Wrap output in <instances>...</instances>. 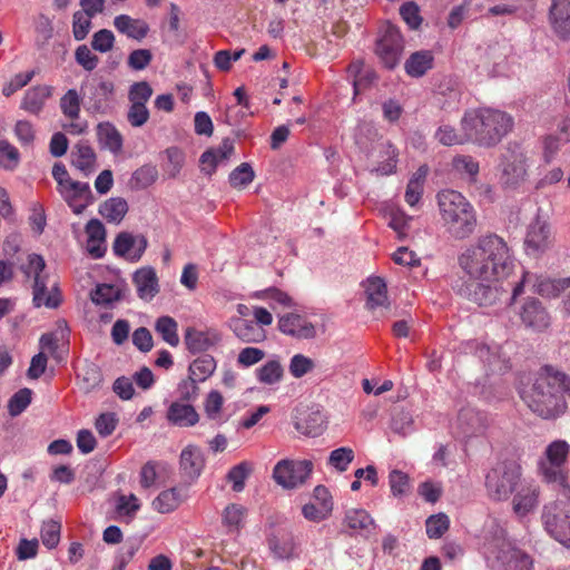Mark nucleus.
I'll return each instance as SVG.
<instances>
[{
  "label": "nucleus",
  "instance_id": "1",
  "mask_svg": "<svg viewBox=\"0 0 570 570\" xmlns=\"http://www.w3.org/2000/svg\"><path fill=\"white\" fill-rule=\"evenodd\" d=\"M461 269L472 279L499 282L514 266V257L505 239L494 233L481 235L458 258Z\"/></svg>",
  "mask_w": 570,
  "mask_h": 570
},
{
  "label": "nucleus",
  "instance_id": "2",
  "mask_svg": "<svg viewBox=\"0 0 570 570\" xmlns=\"http://www.w3.org/2000/svg\"><path fill=\"white\" fill-rule=\"evenodd\" d=\"M564 394L570 397V377L563 372L546 366L521 397L527 406L544 420H556L567 411Z\"/></svg>",
  "mask_w": 570,
  "mask_h": 570
},
{
  "label": "nucleus",
  "instance_id": "3",
  "mask_svg": "<svg viewBox=\"0 0 570 570\" xmlns=\"http://www.w3.org/2000/svg\"><path fill=\"white\" fill-rule=\"evenodd\" d=\"M513 126L511 115L489 107L469 109L461 119V131L468 135L470 142L485 148L497 146Z\"/></svg>",
  "mask_w": 570,
  "mask_h": 570
},
{
  "label": "nucleus",
  "instance_id": "4",
  "mask_svg": "<svg viewBox=\"0 0 570 570\" xmlns=\"http://www.w3.org/2000/svg\"><path fill=\"white\" fill-rule=\"evenodd\" d=\"M436 198L441 220L449 235L458 240L470 237L476 227V213L472 204L453 189L439 191Z\"/></svg>",
  "mask_w": 570,
  "mask_h": 570
},
{
  "label": "nucleus",
  "instance_id": "5",
  "mask_svg": "<svg viewBox=\"0 0 570 570\" xmlns=\"http://www.w3.org/2000/svg\"><path fill=\"white\" fill-rule=\"evenodd\" d=\"M483 554L491 570H533L534 567L532 557L515 547L499 527L484 542Z\"/></svg>",
  "mask_w": 570,
  "mask_h": 570
},
{
  "label": "nucleus",
  "instance_id": "6",
  "mask_svg": "<svg viewBox=\"0 0 570 570\" xmlns=\"http://www.w3.org/2000/svg\"><path fill=\"white\" fill-rule=\"evenodd\" d=\"M530 158L518 142H508L499 155L498 177L504 189L515 190L529 178Z\"/></svg>",
  "mask_w": 570,
  "mask_h": 570
},
{
  "label": "nucleus",
  "instance_id": "7",
  "mask_svg": "<svg viewBox=\"0 0 570 570\" xmlns=\"http://www.w3.org/2000/svg\"><path fill=\"white\" fill-rule=\"evenodd\" d=\"M570 452V445L564 440H554L548 444L543 455L538 461L540 474L547 483L556 484L560 497L570 498V487L567 484L564 465Z\"/></svg>",
  "mask_w": 570,
  "mask_h": 570
},
{
  "label": "nucleus",
  "instance_id": "8",
  "mask_svg": "<svg viewBox=\"0 0 570 570\" xmlns=\"http://www.w3.org/2000/svg\"><path fill=\"white\" fill-rule=\"evenodd\" d=\"M46 262L42 256L31 254L23 267L24 274L33 277V304L37 307L56 308L60 304V293L56 281L45 273Z\"/></svg>",
  "mask_w": 570,
  "mask_h": 570
},
{
  "label": "nucleus",
  "instance_id": "9",
  "mask_svg": "<svg viewBox=\"0 0 570 570\" xmlns=\"http://www.w3.org/2000/svg\"><path fill=\"white\" fill-rule=\"evenodd\" d=\"M521 478V466L514 460L497 462L485 474V489L490 499L505 501L510 498Z\"/></svg>",
  "mask_w": 570,
  "mask_h": 570
},
{
  "label": "nucleus",
  "instance_id": "10",
  "mask_svg": "<svg viewBox=\"0 0 570 570\" xmlns=\"http://www.w3.org/2000/svg\"><path fill=\"white\" fill-rule=\"evenodd\" d=\"M566 502L568 501L564 497L558 493L554 502L543 507L541 519L548 534L570 548V509L566 507Z\"/></svg>",
  "mask_w": 570,
  "mask_h": 570
},
{
  "label": "nucleus",
  "instance_id": "11",
  "mask_svg": "<svg viewBox=\"0 0 570 570\" xmlns=\"http://www.w3.org/2000/svg\"><path fill=\"white\" fill-rule=\"evenodd\" d=\"M404 40L400 30L393 24L382 28L376 40L375 53L386 69H394L401 61Z\"/></svg>",
  "mask_w": 570,
  "mask_h": 570
},
{
  "label": "nucleus",
  "instance_id": "12",
  "mask_svg": "<svg viewBox=\"0 0 570 570\" xmlns=\"http://www.w3.org/2000/svg\"><path fill=\"white\" fill-rule=\"evenodd\" d=\"M529 285L532 292L543 297H557L570 285V278L556 279L546 275H538L530 272H523L521 279L512 289L511 302L523 294L524 286Z\"/></svg>",
  "mask_w": 570,
  "mask_h": 570
},
{
  "label": "nucleus",
  "instance_id": "13",
  "mask_svg": "<svg viewBox=\"0 0 570 570\" xmlns=\"http://www.w3.org/2000/svg\"><path fill=\"white\" fill-rule=\"evenodd\" d=\"M554 236L548 217L538 209L534 218L529 223L524 236V247L530 255H541L553 245Z\"/></svg>",
  "mask_w": 570,
  "mask_h": 570
},
{
  "label": "nucleus",
  "instance_id": "14",
  "mask_svg": "<svg viewBox=\"0 0 570 570\" xmlns=\"http://www.w3.org/2000/svg\"><path fill=\"white\" fill-rule=\"evenodd\" d=\"M313 471V463L308 460L284 459L276 463L273 478L284 489H295L305 483Z\"/></svg>",
  "mask_w": 570,
  "mask_h": 570
},
{
  "label": "nucleus",
  "instance_id": "15",
  "mask_svg": "<svg viewBox=\"0 0 570 570\" xmlns=\"http://www.w3.org/2000/svg\"><path fill=\"white\" fill-rule=\"evenodd\" d=\"M86 108L90 112H105L112 100L115 86L112 81L101 80L81 87Z\"/></svg>",
  "mask_w": 570,
  "mask_h": 570
},
{
  "label": "nucleus",
  "instance_id": "16",
  "mask_svg": "<svg viewBox=\"0 0 570 570\" xmlns=\"http://www.w3.org/2000/svg\"><path fill=\"white\" fill-rule=\"evenodd\" d=\"M487 428V415L470 406L460 410L453 426L455 433L463 439L481 435Z\"/></svg>",
  "mask_w": 570,
  "mask_h": 570
},
{
  "label": "nucleus",
  "instance_id": "17",
  "mask_svg": "<svg viewBox=\"0 0 570 570\" xmlns=\"http://www.w3.org/2000/svg\"><path fill=\"white\" fill-rule=\"evenodd\" d=\"M344 532L351 537L368 539L375 533L377 524L364 509H348L343 519Z\"/></svg>",
  "mask_w": 570,
  "mask_h": 570
},
{
  "label": "nucleus",
  "instance_id": "18",
  "mask_svg": "<svg viewBox=\"0 0 570 570\" xmlns=\"http://www.w3.org/2000/svg\"><path fill=\"white\" fill-rule=\"evenodd\" d=\"M147 246L148 242L145 236H134L131 233L121 232L114 240L112 252L118 257L136 263L141 258Z\"/></svg>",
  "mask_w": 570,
  "mask_h": 570
},
{
  "label": "nucleus",
  "instance_id": "19",
  "mask_svg": "<svg viewBox=\"0 0 570 570\" xmlns=\"http://www.w3.org/2000/svg\"><path fill=\"white\" fill-rule=\"evenodd\" d=\"M58 193L76 215L81 214L95 200L88 183L71 180Z\"/></svg>",
  "mask_w": 570,
  "mask_h": 570
},
{
  "label": "nucleus",
  "instance_id": "20",
  "mask_svg": "<svg viewBox=\"0 0 570 570\" xmlns=\"http://www.w3.org/2000/svg\"><path fill=\"white\" fill-rule=\"evenodd\" d=\"M522 324L534 332H543L551 324V317L537 298H528L520 308L519 312Z\"/></svg>",
  "mask_w": 570,
  "mask_h": 570
},
{
  "label": "nucleus",
  "instance_id": "21",
  "mask_svg": "<svg viewBox=\"0 0 570 570\" xmlns=\"http://www.w3.org/2000/svg\"><path fill=\"white\" fill-rule=\"evenodd\" d=\"M277 327L285 335L296 338H313L316 335L315 326L302 315L288 313L279 316Z\"/></svg>",
  "mask_w": 570,
  "mask_h": 570
},
{
  "label": "nucleus",
  "instance_id": "22",
  "mask_svg": "<svg viewBox=\"0 0 570 570\" xmlns=\"http://www.w3.org/2000/svg\"><path fill=\"white\" fill-rule=\"evenodd\" d=\"M229 328L238 340L246 344L262 343L267 337L266 331L248 318L232 317Z\"/></svg>",
  "mask_w": 570,
  "mask_h": 570
},
{
  "label": "nucleus",
  "instance_id": "23",
  "mask_svg": "<svg viewBox=\"0 0 570 570\" xmlns=\"http://www.w3.org/2000/svg\"><path fill=\"white\" fill-rule=\"evenodd\" d=\"M549 20L553 31L561 39L570 38V0H552Z\"/></svg>",
  "mask_w": 570,
  "mask_h": 570
},
{
  "label": "nucleus",
  "instance_id": "24",
  "mask_svg": "<svg viewBox=\"0 0 570 570\" xmlns=\"http://www.w3.org/2000/svg\"><path fill=\"white\" fill-rule=\"evenodd\" d=\"M132 282L141 299L151 301L159 292L156 271L150 266L137 269L132 275Z\"/></svg>",
  "mask_w": 570,
  "mask_h": 570
},
{
  "label": "nucleus",
  "instance_id": "25",
  "mask_svg": "<svg viewBox=\"0 0 570 570\" xmlns=\"http://www.w3.org/2000/svg\"><path fill=\"white\" fill-rule=\"evenodd\" d=\"M295 429L307 436H318L326 426L325 416L317 411H298L294 421Z\"/></svg>",
  "mask_w": 570,
  "mask_h": 570
},
{
  "label": "nucleus",
  "instance_id": "26",
  "mask_svg": "<svg viewBox=\"0 0 570 570\" xmlns=\"http://www.w3.org/2000/svg\"><path fill=\"white\" fill-rule=\"evenodd\" d=\"M187 350L193 353H202L209 350L212 346L220 341V335L214 331H199L194 327H188L184 337Z\"/></svg>",
  "mask_w": 570,
  "mask_h": 570
},
{
  "label": "nucleus",
  "instance_id": "27",
  "mask_svg": "<svg viewBox=\"0 0 570 570\" xmlns=\"http://www.w3.org/2000/svg\"><path fill=\"white\" fill-rule=\"evenodd\" d=\"M205 468V458L202 449L189 444L180 453V469L183 474L190 479H197Z\"/></svg>",
  "mask_w": 570,
  "mask_h": 570
},
{
  "label": "nucleus",
  "instance_id": "28",
  "mask_svg": "<svg viewBox=\"0 0 570 570\" xmlns=\"http://www.w3.org/2000/svg\"><path fill=\"white\" fill-rule=\"evenodd\" d=\"M511 53V46L505 42L489 45L484 53V63L492 66V76H503L508 71V58Z\"/></svg>",
  "mask_w": 570,
  "mask_h": 570
},
{
  "label": "nucleus",
  "instance_id": "29",
  "mask_svg": "<svg viewBox=\"0 0 570 570\" xmlns=\"http://www.w3.org/2000/svg\"><path fill=\"white\" fill-rule=\"evenodd\" d=\"M166 419L175 426L190 428L198 423L199 415L191 404L175 401L168 406Z\"/></svg>",
  "mask_w": 570,
  "mask_h": 570
},
{
  "label": "nucleus",
  "instance_id": "30",
  "mask_svg": "<svg viewBox=\"0 0 570 570\" xmlns=\"http://www.w3.org/2000/svg\"><path fill=\"white\" fill-rule=\"evenodd\" d=\"M363 286L368 309L375 311L379 307H389L387 288L383 278L371 276L363 283Z\"/></svg>",
  "mask_w": 570,
  "mask_h": 570
},
{
  "label": "nucleus",
  "instance_id": "31",
  "mask_svg": "<svg viewBox=\"0 0 570 570\" xmlns=\"http://www.w3.org/2000/svg\"><path fill=\"white\" fill-rule=\"evenodd\" d=\"M188 497L184 487H174L161 491L151 502V507L159 513H169L176 510Z\"/></svg>",
  "mask_w": 570,
  "mask_h": 570
},
{
  "label": "nucleus",
  "instance_id": "32",
  "mask_svg": "<svg viewBox=\"0 0 570 570\" xmlns=\"http://www.w3.org/2000/svg\"><path fill=\"white\" fill-rule=\"evenodd\" d=\"M52 88L47 85H38L29 88L21 101V109L31 115H38L42 110L46 101L50 98Z\"/></svg>",
  "mask_w": 570,
  "mask_h": 570
},
{
  "label": "nucleus",
  "instance_id": "33",
  "mask_svg": "<svg viewBox=\"0 0 570 570\" xmlns=\"http://www.w3.org/2000/svg\"><path fill=\"white\" fill-rule=\"evenodd\" d=\"M539 489L533 484L522 485L513 498V511L524 517L538 505Z\"/></svg>",
  "mask_w": 570,
  "mask_h": 570
},
{
  "label": "nucleus",
  "instance_id": "34",
  "mask_svg": "<svg viewBox=\"0 0 570 570\" xmlns=\"http://www.w3.org/2000/svg\"><path fill=\"white\" fill-rule=\"evenodd\" d=\"M434 56L430 50L413 52L404 63L405 72L412 78H421L433 68Z\"/></svg>",
  "mask_w": 570,
  "mask_h": 570
},
{
  "label": "nucleus",
  "instance_id": "35",
  "mask_svg": "<svg viewBox=\"0 0 570 570\" xmlns=\"http://www.w3.org/2000/svg\"><path fill=\"white\" fill-rule=\"evenodd\" d=\"M115 28L122 35L135 40L144 39L148 31V24L140 19H134L128 14H119L114 19Z\"/></svg>",
  "mask_w": 570,
  "mask_h": 570
},
{
  "label": "nucleus",
  "instance_id": "36",
  "mask_svg": "<svg viewBox=\"0 0 570 570\" xmlns=\"http://www.w3.org/2000/svg\"><path fill=\"white\" fill-rule=\"evenodd\" d=\"M97 138L100 146L114 155L119 154L122 149V136L110 122H102L98 125Z\"/></svg>",
  "mask_w": 570,
  "mask_h": 570
},
{
  "label": "nucleus",
  "instance_id": "37",
  "mask_svg": "<svg viewBox=\"0 0 570 570\" xmlns=\"http://www.w3.org/2000/svg\"><path fill=\"white\" fill-rule=\"evenodd\" d=\"M72 165L88 176L95 170L96 153L86 141H79L72 151Z\"/></svg>",
  "mask_w": 570,
  "mask_h": 570
},
{
  "label": "nucleus",
  "instance_id": "38",
  "mask_svg": "<svg viewBox=\"0 0 570 570\" xmlns=\"http://www.w3.org/2000/svg\"><path fill=\"white\" fill-rule=\"evenodd\" d=\"M466 296L479 306H491L498 301L499 291L495 286L474 283L466 287Z\"/></svg>",
  "mask_w": 570,
  "mask_h": 570
},
{
  "label": "nucleus",
  "instance_id": "39",
  "mask_svg": "<svg viewBox=\"0 0 570 570\" xmlns=\"http://www.w3.org/2000/svg\"><path fill=\"white\" fill-rule=\"evenodd\" d=\"M399 151L390 141L380 144L379 159L375 171L380 175H392L395 173Z\"/></svg>",
  "mask_w": 570,
  "mask_h": 570
},
{
  "label": "nucleus",
  "instance_id": "40",
  "mask_svg": "<svg viewBox=\"0 0 570 570\" xmlns=\"http://www.w3.org/2000/svg\"><path fill=\"white\" fill-rule=\"evenodd\" d=\"M247 509L242 504L230 503L222 513V523L228 533H238L243 528Z\"/></svg>",
  "mask_w": 570,
  "mask_h": 570
},
{
  "label": "nucleus",
  "instance_id": "41",
  "mask_svg": "<svg viewBox=\"0 0 570 570\" xmlns=\"http://www.w3.org/2000/svg\"><path fill=\"white\" fill-rule=\"evenodd\" d=\"M466 350L474 352V354L483 362L487 363L493 371L502 370L499 365V346H490L478 341L466 342Z\"/></svg>",
  "mask_w": 570,
  "mask_h": 570
},
{
  "label": "nucleus",
  "instance_id": "42",
  "mask_svg": "<svg viewBox=\"0 0 570 570\" xmlns=\"http://www.w3.org/2000/svg\"><path fill=\"white\" fill-rule=\"evenodd\" d=\"M128 212V204L121 197H112L99 207V214L109 223L119 224Z\"/></svg>",
  "mask_w": 570,
  "mask_h": 570
},
{
  "label": "nucleus",
  "instance_id": "43",
  "mask_svg": "<svg viewBox=\"0 0 570 570\" xmlns=\"http://www.w3.org/2000/svg\"><path fill=\"white\" fill-rule=\"evenodd\" d=\"M216 366V360L212 355L203 354L189 365V376L194 381L204 382L213 375Z\"/></svg>",
  "mask_w": 570,
  "mask_h": 570
},
{
  "label": "nucleus",
  "instance_id": "44",
  "mask_svg": "<svg viewBox=\"0 0 570 570\" xmlns=\"http://www.w3.org/2000/svg\"><path fill=\"white\" fill-rule=\"evenodd\" d=\"M157 178V167L153 164H145L131 174L129 185L135 190H141L151 186Z\"/></svg>",
  "mask_w": 570,
  "mask_h": 570
},
{
  "label": "nucleus",
  "instance_id": "45",
  "mask_svg": "<svg viewBox=\"0 0 570 570\" xmlns=\"http://www.w3.org/2000/svg\"><path fill=\"white\" fill-rule=\"evenodd\" d=\"M390 429L397 435L407 436L414 432L412 413L404 409L395 407L391 414Z\"/></svg>",
  "mask_w": 570,
  "mask_h": 570
},
{
  "label": "nucleus",
  "instance_id": "46",
  "mask_svg": "<svg viewBox=\"0 0 570 570\" xmlns=\"http://www.w3.org/2000/svg\"><path fill=\"white\" fill-rule=\"evenodd\" d=\"M90 297L96 305L109 306L121 299L122 291L117 285L104 283L96 286Z\"/></svg>",
  "mask_w": 570,
  "mask_h": 570
},
{
  "label": "nucleus",
  "instance_id": "47",
  "mask_svg": "<svg viewBox=\"0 0 570 570\" xmlns=\"http://www.w3.org/2000/svg\"><path fill=\"white\" fill-rule=\"evenodd\" d=\"M255 374L258 382L265 385H273L281 382L284 368L277 358H273L256 368Z\"/></svg>",
  "mask_w": 570,
  "mask_h": 570
},
{
  "label": "nucleus",
  "instance_id": "48",
  "mask_svg": "<svg viewBox=\"0 0 570 570\" xmlns=\"http://www.w3.org/2000/svg\"><path fill=\"white\" fill-rule=\"evenodd\" d=\"M155 331L170 346H177L179 344L178 324L173 317H158L155 323Z\"/></svg>",
  "mask_w": 570,
  "mask_h": 570
},
{
  "label": "nucleus",
  "instance_id": "49",
  "mask_svg": "<svg viewBox=\"0 0 570 570\" xmlns=\"http://www.w3.org/2000/svg\"><path fill=\"white\" fill-rule=\"evenodd\" d=\"M81 96L76 89H68L60 98L59 107L62 115L71 120L80 117Z\"/></svg>",
  "mask_w": 570,
  "mask_h": 570
},
{
  "label": "nucleus",
  "instance_id": "50",
  "mask_svg": "<svg viewBox=\"0 0 570 570\" xmlns=\"http://www.w3.org/2000/svg\"><path fill=\"white\" fill-rule=\"evenodd\" d=\"M355 458L354 450L348 446H342L333 450L327 459V464L335 471L342 473L348 469V465Z\"/></svg>",
  "mask_w": 570,
  "mask_h": 570
},
{
  "label": "nucleus",
  "instance_id": "51",
  "mask_svg": "<svg viewBox=\"0 0 570 570\" xmlns=\"http://www.w3.org/2000/svg\"><path fill=\"white\" fill-rule=\"evenodd\" d=\"M253 297L269 301V305L273 309H275L277 305L284 307L293 306V299L288 296V294L276 287L257 291L253 294Z\"/></svg>",
  "mask_w": 570,
  "mask_h": 570
},
{
  "label": "nucleus",
  "instance_id": "52",
  "mask_svg": "<svg viewBox=\"0 0 570 570\" xmlns=\"http://www.w3.org/2000/svg\"><path fill=\"white\" fill-rule=\"evenodd\" d=\"M438 141L444 146L462 145L470 142L465 132H456V130L450 125H442L435 132Z\"/></svg>",
  "mask_w": 570,
  "mask_h": 570
},
{
  "label": "nucleus",
  "instance_id": "53",
  "mask_svg": "<svg viewBox=\"0 0 570 570\" xmlns=\"http://www.w3.org/2000/svg\"><path fill=\"white\" fill-rule=\"evenodd\" d=\"M452 166L456 173L460 175H466L471 181H474L479 174V163L468 155H459L454 157Z\"/></svg>",
  "mask_w": 570,
  "mask_h": 570
},
{
  "label": "nucleus",
  "instance_id": "54",
  "mask_svg": "<svg viewBox=\"0 0 570 570\" xmlns=\"http://www.w3.org/2000/svg\"><path fill=\"white\" fill-rule=\"evenodd\" d=\"M450 520L444 513L431 515L425 521L426 535L430 539L441 538L449 529Z\"/></svg>",
  "mask_w": 570,
  "mask_h": 570
},
{
  "label": "nucleus",
  "instance_id": "55",
  "mask_svg": "<svg viewBox=\"0 0 570 570\" xmlns=\"http://www.w3.org/2000/svg\"><path fill=\"white\" fill-rule=\"evenodd\" d=\"M389 483L392 495L395 498H402L410 492L411 484L410 478L406 473L400 470H392L389 474Z\"/></svg>",
  "mask_w": 570,
  "mask_h": 570
},
{
  "label": "nucleus",
  "instance_id": "56",
  "mask_svg": "<svg viewBox=\"0 0 570 570\" xmlns=\"http://www.w3.org/2000/svg\"><path fill=\"white\" fill-rule=\"evenodd\" d=\"M255 178V173L248 163H242L237 166L228 177L229 184L233 187H245L249 185Z\"/></svg>",
  "mask_w": 570,
  "mask_h": 570
},
{
  "label": "nucleus",
  "instance_id": "57",
  "mask_svg": "<svg viewBox=\"0 0 570 570\" xmlns=\"http://www.w3.org/2000/svg\"><path fill=\"white\" fill-rule=\"evenodd\" d=\"M31 390L24 387L16 392L8 403V411L11 416L21 414L31 403Z\"/></svg>",
  "mask_w": 570,
  "mask_h": 570
},
{
  "label": "nucleus",
  "instance_id": "58",
  "mask_svg": "<svg viewBox=\"0 0 570 570\" xmlns=\"http://www.w3.org/2000/svg\"><path fill=\"white\" fill-rule=\"evenodd\" d=\"M315 367L314 361L303 354H295L289 361V373L295 379H301Z\"/></svg>",
  "mask_w": 570,
  "mask_h": 570
},
{
  "label": "nucleus",
  "instance_id": "59",
  "mask_svg": "<svg viewBox=\"0 0 570 570\" xmlns=\"http://www.w3.org/2000/svg\"><path fill=\"white\" fill-rule=\"evenodd\" d=\"M249 472L250 468L247 462H240L229 470L227 480L232 483V488L235 492L244 490L245 480L248 478Z\"/></svg>",
  "mask_w": 570,
  "mask_h": 570
},
{
  "label": "nucleus",
  "instance_id": "60",
  "mask_svg": "<svg viewBox=\"0 0 570 570\" xmlns=\"http://www.w3.org/2000/svg\"><path fill=\"white\" fill-rule=\"evenodd\" d=\"M20 160L18 149L7 140H0V166L6 169H14Z\"/></svg>",
  "mask_w": 570,
  "mask_h": 570
},
{
  "label": "nucleus",
  "instance_id": "61",
  "mask_svg": "<svg viewBox=\"0 0 570 570\" xmlns=\"http://www.w3.org/2000/svg\"><path fill=\"white\" fill-rule=\"evenodd\" d=\"M165 154L168 160L166 171L170 178H175L178 176L184 166L185 154L178 147H169L165 150Z\"/></svg>",
  "mask_w": 570,
  "mask_h": 570
},
{
  "label": "nucleus",
  "instance_id": "62",
  "mask_svg": "<svg viewBox=\"0 0 570 570\" xmlns=\"http://www.w3.org/2000/svg\"><path fill=\"white\" fill-rule=\"evenodd\" d=\"M40 538L48 549L56 548L60 541V524L53 520L43 522Z\"/></svg>",
  "mask_w": 570,
  "mask_h": 570
},
{
  "label": "nucleus",
  "instance_id": "63",
  "mask_svg": "<svg viewBox=\"0 0 570 570\" xmlns=\"http://www.w3.org/2000/svg\"><path fill=\"white\" fill-rule=\"evenodd\" d=\"M153 96V88L147 81L134 82L128 92L130 104L146 105Z\"/></svg>",
  "mask_w": 570,
  "mask_h": 570
},
{
  "label": "nucleus",
  "instance_id": "64",
  "mask_svg": "<svg viewBox=\"0 0 570 570\" xmlns=\"http://www.w3.org/2000/svg\"><path fill=\"white\" fill-rule=\"evenodd\" d=\"M94 17L87 16L81 11H77L72 17V35L77 41H81L87 38L91 29V19Z\"/></svg>",
  "mask_w": 570,
  "mask_h": 570
}]
</instances>
